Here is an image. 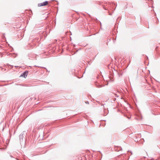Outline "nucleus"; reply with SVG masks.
I'll list each match as a JSON object with an SVG mask.
<instances>
[{
	"label": "nucleus",
	"mask_w": 160,
	"mask_h": 160,
	"mask_svg": "<svg viewBox=\"0 0 160 160\" xmlns=\"http://www.w3.org/2000/svg\"><path fill=\"white\" fill-rule=\"evenodd\" d=\"M48 2L45 1L43 2L39 3L38 4V6L39 7H41L43 6H45L48 5Z\"/></svg>",
	"instance_id": "obj_1"
},
{
	"label": "nucleus",
	"mask_w": 160,
	"mask_h": 160,
	"mask_svg": "<svg viewBox=\"0 0 160 160\" xmlns=\"http://www.w3.org/2000/svg\"><path fill=\"white\" fill-rule=\"evenodd\" d=\"M28 73V71H26L24 72H23L20 75V77H22L24 78H26L27 76Z\"/></svg>",
	"instance_id": "obj_2"
},
{
	"label": "nucleus",
	"mask_w": 160,
	"mask_h": 160,
	"mask_svg": "<svg viewBox=\"0 0 160 160\" xmlns=\"http://www.w3.org/2000/svg\"><path fill=\"white\" fill-rule=\"evenodd\" d=\"M114 94L115 95V96L116 97H120V98H121V99L122 98V96L120 94V93L119 92H117V93H115Z\"/></svg>",
	"instance_id": "obj_3"
},
{
	"label": "nucleus",
	"mask_w": 160,
	"mask_h": 160,
	"mask_svg": "<svg viewBox=\"0 0 160 160\" xmlns=\"http://www.w3.org/2000/svg\"><path fill=\"white\" fill-rule=\"evenodd\" d=\"M102 87V85H100V87H99L98 88L101 87Z\"/></svg>",
	"instance_id": "obj_4"
},
{
	"label": "nucleus",
	"mask_w": 160,
	"mask_h": 160,
	"mask_svg": "<svg viewBox=\"0 0 160 160\" xmlns=\"http://www.w3.org/2000/svg\"><path fill=\"white\" fill-rule=\"evenodd\" d=\"M85 103H88V102H85Z\"/></svg>",
	"instance_id": "obj_5"
},
{
	"label": "nucleus",
	"mask_w": 160,
	"mask_h": 160,
	"mask_svg": "<svg viewBox=\"0 0 160 160\" xmlns=\"http://www.w3.org/2000/svg\"><path fill=\"white\" fill-rule=\"evenodd\" d=\"M111 77H109V78H110V79H111Z\"/></svg>",
	"instance_id": "obj_6"
},
{
	"label": "nucleus",
	"mask_w": 160,
	"mask_h": 160,
	"mask_svg": "<svg viewBox=\"0 0 160 160\" xmlns=\"http://www.w3.org/2000/svg\"><path fill=\"white\" fill-rule=\"evenodd\" d=\"M70 35H72V34H71V33Z\"/></svg>",
	"instance_id": "obj_7"
},
{
	"label": "nucleus",
	"mask_w": 160,
	"mask_h": 160,
	"mask_svg": "<svg viewBox=\"0 0 160 160\" xmlns=\"http://www.w3.org/2000/svg\"><path fill=\"white\" fill-rule=\"evenodd\" d=\"M0 68H1V67H0Z\"/></svg>",
	"instance_id": "obj_8"
}]
</instances>
